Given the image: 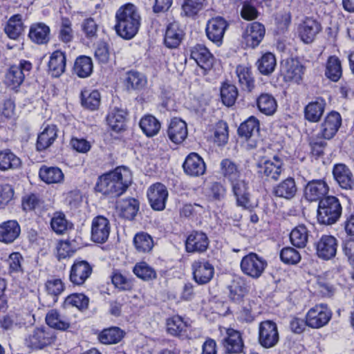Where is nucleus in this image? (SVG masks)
<instances>
[{
  "instance_id": "nucleus-16",
  "label": "nucleus",
  "mask_w": 354,
  "mask_h": 354,
  "mask_svg": "<svg viewBox=\"0 0 354 354\" xmlns=\"http://www.w3.org/2000/svg\"><path fill=\"white\" fill-rule=\"evenodd\" d=\"M305 68L297 59H288L282 64L281 72L284 80L299 84L302 80Z\"/></svg>"
},
{
  "instance_id": "nucleus-62",
  "label": "nucleus",
  "mask_w": 354,
  "mask_h": 354,
  "mask_svg": "<svg viewBox=\"0 0 354 354\" xmlns=\"http://www.w3.org/2000/svg\"><path fill=\"white\" fill-rule=\"evenodd\" d=\"M81 28L87 39H93L97 37L98 26L93 18L85 19L82 23Z\"/></svg>"
},
{
  "instance_id": "nucleus-61",
  "label": "nucleus",
  "mask_w": 354,
  "mask_h": 354,
  "mask_svg": "<svg viewBox=\"0 0 354 354\" xmlns=\"http://www.w3.org/2000/svg\"><path fill=\"white\" fill-rule=\"evenodd\" d=\"M25 323L23 315L16 313H10L1 320V326L6 329L11 328L14 326H21Z\"/></svg>"
},
{
  "instance_id": "nucleus-42",
  "label": "nucleus",
  "mask_w": 354,
  "mask_h": 354,
  "mask_svg": "<svg viewBox=\"0 0 354 354\" xmlns=\"http://www.w3.org/2000/svg\"><path fill=\"white\" fill-rule=\"evenodd\" d=\"M124 334V331L119 327L113 326L104 329L100 333L98 338L102 344H113L120 342Z\"/></svg>"
},
{
  "instance_id": "nucleus-22",
  "label": "nucleus",
  "mask_w": 354,
  "mask_h": 354,
  "mask_svg": "<svg viewBox=\"0 0 354 354\" xmlns=\"http://www.w3.org/2000/svg\"><path fill=\"white\" fill-rule=\"evenodd\" d=\"M192 267L194 279L198 284L207 283L214 276V266L207 261H195Z\"/></svg>"
},
{
  "instance_id": "nucleus-63",
  "label": "nucleus",
  "mask_w": 354,
  "mask_h": 354,
  "mask_svg": "<svg viewBox=\"0 0 354 354\" xmlns=\"http://www.w3.org/2000/svg\"><path fill=\"white\" fill-rule=\"evenodd\" d=\"M165 44L169 48H177V24L175 22L168 25L165 35Z\"/></svg>"
},
{
  "instance_id": "nucleus-46",
  "label": "nucleus",
  "mask_w": 354,
  "mask_h": 354,
  "mask_svg": "<svg viewBox=\"0 0 354 354\" xmlns=\"http://www.w3.org/2000/svg\"><path fill=\"white\" fill-rule=\"evenodd\" d=\"M81 103L88 109H97L100 103V93L97 90L84 89L81 93Z\"/></svg>"
},
{
  "instance_id": "nucleus-26",
  "label": "nucleus",
  "mask_w": 354,
  "mask_h": 354,
  "mask_svg": "<svg viewBox=\"0 0 354 354\" xmlns=\"http://www.w3.org/2000/svg\"><path fill=\"white\" fill-rule=\"evenodd\" d=\"M21 233V227L15 220H9L0 224V241L4 243L14 242Z\"/></svg>"
},
{
  "instance_id": "nucleus-41",
  "label": "nucleus",
  "mask_w": 354,
  "mask_h": 354,
  "mask_svg": "<svg viewBox=\"0 0 354 354\" xmlns=\"http://www.w3.org/2000/svg\"><path fill=\"white\" fill-rule=\"evenodd\" d=\"M21 165V160L10 149L0 151V170H13Z\"/></svg>"
},
{
  "instance_id": "nucleus-10",
  "label": "nucleus",
  "mask_w": 354,
  "mask_h": 354,
  "mask_svg": "<svg viewBox=\"0 0 354 354\" xmlns=\"http://www.w3.org/2000/svg\"><path fill=\"white\" fill-rule=\"evenodd\" d=\"M209 245V240L206 233L200 230H193L187 236L185 250L188 253H204Z\"/></svg>"
},
{
  "instance_id": "nucleus-34",
  "label": "nucleus",
  "mask_w": 354,
  "mask_h": 354,
  "mask_svg": "<svg viewBox=\"0 0 354 354\" xmlns=\"http://www.w3.org/2000/svg\"><path fill=\"white\" fill-rule=\"evenodd\" d=\"M211 139L218 147L225 146L229 139V127L227 122L220 120L212 129Z\"/></svg>"
},
{
  "instance_id": "nucleus-31",
  "label": "nucleus",
  "mask_w": 354,
  "mask_h": 354,
  "mask_svg": "<svg viewBox=\"0 0 354 354\" xmlns=\"http://www.w3.org/2000/svg\"><path fill=\"white\" fill-rule=\"evenodd\" d=\"M326 101L322 97H317L315 101L309 102L305 107V118L311 122H318L324 113Z\"/></svg>"
},
{
  "instance_id": "nucleus-53",
  "label": "nucleus",
  "mask_w": 354,
  "mask_h": 354,
  "mask_svg": "<svg viewBox=\"0 0 354 354\" xmlns=\"http://www.w3.org/2000/svg\"><path fill=\"white\" fill-rule=\"evenodd\" d=\"M276 66V59L271 53L263 54L257 61V67L259 72L263 75H269L272 73Z\"/></svg>"
},
{
  "instance_id": "nucleus-19",
  "label": "nucleus",
  "mask_w": 354,
  "mask_h": 354,
  "mask_svg": "<svg viewBox=\"0 0 354 354\" xmlns=\"http://www.w3.org/2000/svg\"><path fill=\"white\" fill-rule=\"evenodd\" d=\"M227 26V21L223 17H217L209 19L205 29L208 39L220 45Z\"/></svg>"
},
{
  "instance_id": "nucleus-18",
  "label": "nucleus",
  "mask_w": 354,
  "mask_h": 354,
  "mask_svg": "<svg viewBox=\"0 0 354 354\" xmlns=\"http://www.w3.org/2000/svg\"><path fill=\"white\" fill-rule=\"evenodd\" d=\"M110 230V223L106 217L102 216L95 217L91 225V239L95 243L106 242L109 236Z\"/></svg>"
},
{
  "instance_id": "nucleus-45",
  "label": "nucleus",
  "mask_w": 354,
  "mask_h": 354,
  "mask_svg": "<svg viewBox=\"0 0 354 354\" xmlns=\"http://www.w3.org/2000/svg\"><path fill=\"white\" fill-rule=\"evenodd\" d=\"M93 67L91 58L85 55H81L75 62L74 72L80 77H87L91 74Z\"/></svg>"
},
{
  "instance_id": "nucleus-4",
  "label": "nucleus",
  "mask_w": 354,
  "mask_h": 354,
  "mask_svg": "<svg viewBox=\"0 0 354 354\" xmlns=\"http://www.w3.org/2000/svg\"><path fill=\"white\" fill-rule=\"evenodd\" d=\"M240 266L245 274L258 279L267 267V261L256 253L251 252L242 258Z\"/></svg>"
},
{
  "instance_id": "nucleus-15",
  "label": "nucleus",
  "mask_w": 354,
  "mask_h": 354,
  "mask_svg": "<svg viewBox=\"0 0 354 354\" xmlns=\"http://www.w3.org/2000/svg\"><path fill=\"white\" fill-rule=\"evenodd\" d=\"M232 192L236 199V205L244 209L250 207L249 183L244 178L230 183Z\"/></svg>"
},
{
  "instance_id": "nucleus-14",
  "label": "nucleus",
  "mask_w": 354,
  "mask_h": 354,
  "mask_svg": "<svg viewBox=\"0 0 354 354\" xmlns=\"http://www.w3.org/2000/svg\"><path fill=\"white\" fill-rule=\"evenodd\" d=\"M92 272L93 267L87 261L78 259L71 268L69 279L74 285L80 286L89 278Z\"/></svg>"
},
{
  "instance_id": "nucleus-54",
  "label": "nucleus",
  "mask_w": 354,
  "mask_h": 354,
  "mask_svg": "<svg viewBox=\"0 0 354 354\" xmlns=\"http://www.w3.org/2000/svg\"><path fill=\"white\" fill-rule=\"evenodd\" d=\"M89 299L81 293H73L68 295L64 300V306L76 307L80 310L86 309L88 308Z\"/></svg>"
},
{
  "instance_id": "nucleus-27",
  "label": "nucleus",
  "mask_w": 354,
  "mask_h": 354,
  "mask_svg": "<svg viewBox=\"0 0 354 354\" xmlns=\"http://www.w3.org/2000/svg\"><path fill=\"white\" fill-rule=\"evenodd\" d=\"M220 167L221 174L229 183L243 178L245 176L240 167L230 159H223L221 162Z\"/></svg>"
},
{
  "instance_id": "nucleus-40",
  "label": "nucleus",
  "mask_w": 354,
  "mask_h": 354,
  "mask_svg": "<svg viewBox=\"0 0 354 354\" xmlns=\"http://www.w3.org/2000/svg\"><path fill=\"white\" fill-rule=\"evenodd\" d=\"M117 208L122 217L131 220L138 211L139 203L135 198H126L118 203Z\"/></svg>"
},
{
  "instance_id": "nucleus-7",
  "label": "nucleus",
  "mask_w": 354,
  "mask_h": 354,
  "mask_svg": "<svg viewBox=\"0 0 354 354\" xmlns=\"http://www.w3.org/2000/svg\"><path fill=\"white\" fill-rule=\"evenodd\" d=\"M283 166V160L274 156L272 159L261 160L258 162V174L268 179L277 180L284 170Z\"/></svg>"
},
{
  "instance_id": "nucleus-6",
  "label": "nucleus",
  "mask_w": 354,
  "mask_h": 354,
  "mask_svg": "<svg viewBox=\"0 0 354 354\" xmlns=\"http://www.w3.org/2000/svg\"><path fill=\"white\" fill-rule=\"evenodd\" d=\"M190 59L197 64L201 70V74L203 75L212 69L214 62L213 55L203 44H197L192 48Z\"/></svg>"
},
{
  "instance_id": "nucleus-29",
  "label": "nucleus",
  "mask_w": 354,
  "mask_h": 354,
  "mask_svg": "<svg viewBox=\"0 0 354 354\" xmlns=\"http://www.w3.org/2000/svg\"><path fill=\"white\" fill-rule=\"evenodd\" d=\"M236 74L241 90L251 92L254 87L251 67L246 64H239L236 68Z\"/></svg>"
},
{
  "instance_id": "nucleus-9",
  "label": "nucleus",
  "mask_w": 354,
  "mask_h": 354,
  "mask_svg": "<svg viewBox=\"0 0 354 354\" xmlns=\"http://www.w3.org/2000/svg\"><path fill=\"white\" fill-rule=\"evenodd\" d=\"M338 247L337 239L332 235H322L315 243L316 254L324 261L333 259Z\"/></svg>"
},
{
  "instance_id": "nucleus-57",
  "label": "nucleus",
  "mask_w": 354,
  "mask_h": 354,
  "mask_svg": "<svg viewBox=\"0 0 354 354\" xmlns=\"http://www.w3.org/2000/svg\"><path fill=\"white\" fill-rule=\"evenodd\" d=\"M230 297L233 301L240 300L247 292V288L242 279H236L230 286Z\"/></svg>"
},
{
  "instance_id": "nucleus-21",
  "label": "nucleus",
  "mask_w": 354,
  "mask_h": 354,
  "mask_svg": "<svg viewBox=\"0 0 354 354\" xmlns=\"http://www.w3.org/2000/svg\"><path fill=\"white\" fill-rule=\"evenodd\" d=\"M266 33L264 26L259 22H253L250 24L243 33L244 39L248 46L255 48L259 45L263 40Z\"/></svg>"
},
{
  "instance_id": "nucleus-32",
  "label": "nucleus",
  "mask_w": 354,
  "mask_h": 354,
  "mask_svg": "<svg viewBox=\"0 0 354 354\" xmlns=\"http://www.w3.org/2000/svg\"><path fill=\"white\" fill-rule=\"evenodd\" d=\"M40 179L46 184H59L63 183L64 175L57 167L42 165L39 171Z\"/></svg>"
},
{
  "instance_id": "nucleus-38",
  "label": "nucleus",
  "mask_w": 354,
  "mask_h": 354,
  "mask_svg": "<svg viewBox=\"0 0 354 354\" xmlns=\"http://www.w3.org/2000/svg\"><path fill=\"white\" fill-rule=\"evenodd\" d=\"M139 125L142 132L149 138L156 136L161 127L159 120L150 114L142 117Z\"/></svg>"
},
{
  "instance_id": "nucleus-3",
  "label": "nucleus",
  "mask_w": 354,
  "mask_h": 354,
  "mask_svg": "<svg viewBox=\"0 0 354 354\" xmlns=\"http://www.w3.org/2000/svg\"><path fill=\"white\" fill-rule=\"evenodd\" d=\"M342 206L337 198L328 196L322 199L317 209V221L321 224L332 225L342 214Z\"/></svg>"
},
{
  "instance_id": "nucleus-35",
  "label": "nucleus",
  "mask_w": 354,
  "mask_h": 354,
  "mask_svg": "<svg viewBox=\"0 0 354 354\" xmlns=\"http://www.w3.org/2000/svg\"><path fill=\"white\" fill-rule=\"evenodd\" d=\"M257 105L259 111L266 115H272L277 111V102L270 93H263L257 98Z\"/></svg>"
},
{
  "instance_id": "nucleus-33",
  "label": "nucleus",
  "mask_w": 354,
  "mask_h": 354,
  "mask_svg": "<svg viewBox=\"0 0 354 354\" xmlns=\"http://www.w3.org/2000/svg\"><path fill=\"white\" fill-rule=\"evenodd\" d=\"M57 136L55 125H47L38 135L36 147L38 151H43L49 147Z\"/></svg>"
},
{
  "instance_id": "nucleus-13",
  "label": "nucleus",
  "mask_w": 354,
  "mask_h": 354,
  "mask_svg": "<svg viewBox=\"0 0 354 354\" xmlns=\"http://www.w3.org/2000/svg\"><path fill=\"white\" fill-rule=\"evenodd\" d=\"M342 124L341 115L335 111L328 113L321 123L319 136L324 139L333 138Z\"/></svg>"
},
{
  "instance_id": "nucleus-50",
  "label": "nucleus",
  "mask_w": 354,
  "mask_h": 354,
  "mask_svg": "<svg viewBox=\"0 0 354 354\" xmlns=\"http://www.w3.org/2000/svg\"><path fill=\"white\" fill-rule=\"evenodd\" d=\"M133 244L139 252H149L154 245L152 237L145 232L136 234L133 239Z\"/></svg>"
},
{
  "instance_id": "nucleus-59",
  "label": "nucleus",
  "mask_w": 354,
  "mask_h": 354,
  "mask_svg": "<svg viewBox=\"0 0 354 354\" xmlns=\"http://www.w3.org/2000/svg\"><path fill=\"white\" fill-rule=\"evenodd\" d=\"M280 259L288 265H296L301 261L300 253L292 247H285L280 252Z\"/></svg>"
},
{
  "instance_id": "nucleus-17",
  "label": "nucleus",
  "mask_w": 354,
  "mask_h": 354,
  "mask_svg": "<svg viewBox=\"0 0 354 354\" xmlns=\"http://www.w3.org/2000/svg\"><path fill=\"white\" fill-rule=\"evenodd\" d=\"M182 167L185 174L192 177L201 176L206 171V165L203 159L195 152L187 156Z\"/></svg>"
},
{
  "instance_id": "nucleus-49",
  "label": "nucleus",
  "mask_w": 354,
  "mask_h": 354,
  "mask_svg": "<svg viewBox=\"0 0 354 354\" xmlns=\"http://www.w3.org/2000/svg\"><path fill=\"white\" fill-rule=\"evenodd\" d=\"M22 31L23 23L21 16L20 15H15L11 17L5 27V32L7 35L10 39H16L19 37Z\"/></svg>"
},
{
  "instance_id": "nucleus-39",
  "label": "nucleus",
  "mask_w": 354,
  "mask_h": 354,
  "mask_svg": "<svg viewBox=\"0 0 354 354\" xmlns=\"http://www.w3.org/2000/svg\"><path fill=\"white\" fill-rule=\"evenodd\" d=\"M259 131V120L254 116H250L241 124L238 129V133L240 137L248 140L257 135Z\"/></svg>"
},
{
  "instance_id": "nucleus-64",
  "label": "nucleus",
  "mask_w": 354,
  "mask_h": 354,
  "mask_svg": "<svg viewBox=\"0 0 354 354\" xmlns=\"http://www.w3.org/2000/svg\"><path fill=\"white\" fill-rule=\"evenodd\" d=\"M291 14L289 11H281L276 15L275 24L279 32L288 30L291 24Z\"/></svg>"
},
{
  "instance_id": "nucleus-20",
  "label": "nucleus",
  "mask_w": 354,
  "mask_h": 354,
  "mask_svg": "<svg viewBox=\"0 0 354 354\" xmlns=\"http://www.w3.org/2000/svg\"><path fill=\"white\" fill-rule=\"evenodd\" d=\"M329 187L324 180L309 181L304 188V197L310 202L320 201L328 193Z\"/></svg>"
},
{
  "instance_id": "nucleus-30",
  "label": "nucleus",
  "mask_w": 354,
  "mask_h": 354,
  "mask_svg": "<svg viewBox=\"0 0 354 354\" xmlns=\"http://www.w3.org/2000/svg\"><path fill=\"white\" fill-rule=\"evenodd\" d=\"M227 337L223 339V345L227 354H239L243 351V343L241 334L233 329L227 330Z\"/></svg>"
},
{
  "instance_id": "nucleus-11",
  "label": "nucleus",
  "mask_w": 354,
  "mask_h": 354,
  "mask_svg": "<svg viewBox=\"0 0 354 354\" xmlns=\"http://www.w3.org/2000/svg\"><path fill=\"white\" fill-rule=\"evenodd\" d=\"M147 198L151 208L156 211H161L165 208L168 197L167 187L160 183H156L149 187Z\"/></svg>"
},
{
  "instance_id": "nucleus-28",
  "label": "nucleus",
  "mask_w": 354,
  "mask_h": 354,
  "mask_svg": "<svg viewBox=\"0 0 354 354\" xmlns=\"http://www.w3.org/2000/svg\"><path fill=\"white\" fill-rule=\"evenodd\" d=\"M50 29L42 22L32 24L30 26L28 37L37 44H46L50 40Z\"/></svg>"
},
{
  "instance_id": "nucleus-8",
  "label": "nucleus",
  "mask_w": 354,
  "mask_h": 354,
  "mask_svg": "<svg viewBox=\"0 0 354 354\" xmlns=\"http://www.w3.org/2000/svg\"><path fill=\"white\" fill-rule=\"evenodd\" d=\"M279 341V333L277 324L272 321L261 322L259 327V342L264 348H272Z\"/></svg>"
},
{
  "instance_id": "nucleus-47",
  "label": "nucleus",
  "mask_w": 354,
  "mask_h": 354,
  "mask_svg": "<svg viewBox=\"0 0 354 354\" xmlns=\"http://www.w3.org/2000/svg\"><path fill=\"white\" fill-rule=\"evenodd\" d=\"M342 74V69L339 59L335 55L329 57L326 63V76L330 80L337 82L341 77Z\"/></svg>"
},
{
  "instance_id": "nucleus-23",
  "label": "nucleus",
  "mask_w": 354,
  "mask_h": 354,
  "mask_svg": "<svg viewBox=\"0 0 354 354\" xmlns=\"http://www.w3.org/2000/svg\"><path fill=\"white\" fill-rule=\"evenodd\" d=\"M54 339L55 337L50 331H46L42 328H37L26 339V344L32 349H41L51 344Z\"/></svg>"
},
{
  "instance_id": "nucleus-60",
  "label": "nucleus",
  "mask_w": 354,
  "mask_h": 354,
  "mask_svg": "<svg viewBox=\"0 0 354 354\" xmlns=\"http://www.w3.org/2000/svg\"><path fill=\"white\" fill-rule=\"evenodd\" d=\"M111 281L114 286L120 290H130L133 288L131 280L118 270L113 272Z\"/></svg>"
},
{
  "instance_id": "nucleus-24",
  "label": "nucleus",
  "mask_w": 354,
  "mask_h": 354,
  "mask_svg": "<svg viewBox=\"0 0 354 354\" xmlns=\"http://www.w3.org/2000/svg\"><path fill=\"white\" fill-rule=\"evenodd\" d=\"M333 174L338 185L345 189H351L354 185V178L351 169L344 164H336Z\"/></svg>"
},
{
  "instance_id": "nucleus-5",
  "label": "nucleus",
  "mask_w": 354,
  "mask_h": 354,
  "mask_svg": "<svg viewBox=\"0 0 354 354\" xmlns=\"http://www.w3.org/2000/svg\"><path fill=\"white\" fill-rule=\"evenodd\" d=\"M332 312L327 305L320 304L311 308L306 314V323L313 328H319L326 325L330 320Z\"/></svg>"
},
{
  "instance_id": "nucleus-55",
  "label": "nucleus",
  "mask_w": 354,
  "mask_h": 354,
  "mask_svg": "<svg viewBox=\"0 0 354 354\" xmlns=\"http://www.w3.org/2000/svg\"><path fill=\"white\" fill-rule=\"evenodd\" d=\"M133 272L138 278L145 281L156 278L155 270L144 261L137 263L133 268Z\"/></svg>"
},
{
  "instance_id": "nucleus-12",
  "label": "nucleus",
  "mask_w": 354,
  "mask_h": 354,
  "mask_svg": "<svg viewBox=\"0 0 354 354\" xmlns=\"http://www.w3.org/2000/svg\"><path fill=\"white\" fill-rule=\"evenodd\" d=\"M321 30V24L312 17H306L297 28L298 36L305 44L313 42Z\"/></svg>"
},
{
  "instance_id": "nucleus-2",
  "label": "nucleus",
  "mask_w": 354,
  "mask_h": 354,
  "mask_svg": "<svg viewBox=\"0 0 354 354\" xmlns=\"http://www.w3.org/2000/svg\"><path fill=\"white\" fill-rule=\"evenodd\" d=\"M115 30L123 39H131L140 29L141 17L138 8L133 3H127L116 11Z\"/></svg>"
},
{
  "instance_id": "nucleus-1",
  "label": "nucleus",
  "mask_w": 354,
  "mask_h": 354,
  "mask_svg": "<svg viewBox=\"0 0 354 354\" xmlns=\"http://www.w3.org/2000/svg\"><path fill=\"white\" fill-rule=\"evenodd\" d=\"M132 183V174L129 168L121 166L100 176L95 185L96 192L112 197L123 194Z\"/></svg>"
},
{
  "instance_id": "nucleus-43",
  "label": "nucleus",
  "mask_w": 354,
  "mask_h": 354,
  "mask_svg": "<svg viewBox=\"0 0 354 354\" xmlns=\"http://www.w3.org/2000/svg\"><path fill=\"white\" fill-rule=\"evenodd\" d=\"M147 78L141 73L131 71L127 73L124 84L128 90H141L147 84Z\"/></svg>"
},
{
  "instance_id": "nucleus-36",
  "label": "nucleus",
  "mask_w": 354,
  "mask_h": 354,
  "mask_svg": "<svg viewBox=\"0 0 354 354\" xmlns=\"http://www.w3.org/2000/svg\"><path fill=\"white\" fill-rule=\"evenodd\" d=\"M66 57L61 50H56L52 53L48 62V70L53 77H59L65 71Z\"/></svg>"
},
{
  "instance_id": "nucleus-51",
  "label": "nucleus",
  "mask_w": 354,
  "mask_h": 354,
  "mask_svg": "<svg viewBox=\"0 0 354 354\" xmlns=\"http://www.w3.org/2000/svg\"><path fill=\"white\" fill-rule=\"evenodd\" d=\"M24 74L20 68L12 66L6 73L5 83L12 89L19 87L24 82Z\"/></svg>"
},
{
  "instance_id": "nucleus-48",
  "label": "nucleus",
  "mask_w": 354,
  "mask_h": 354,
  "mask_svg": "<svg viewBox=\"0 0 354 354\" xmlns=\"http://www.w3.org/2000/svg\"><path fill=\"white\" fill-rule=\"evenodd\" d=\"M291 243L299 248H304L308 239V231L304 225L295 227L290 234Z\"/></svg>"
},
{
  "instance_id": "nucleus-44",
  "label": "nucleus",
  "mask_w": 354,
  "mask_h": 354,
  "mask_svg": "<svg viewBox=\"0 0 354 354\" xmlns=\"http://www.w3.org/2000/svg\"><path fill=\"white\" fill-rule=\"evenodd\" d=\"M46 324L53 328L65 330L70 326L68 319L59 314L57 310H50L46 316Z\"/></svg>"
},
{
  "instance_id": "nucleus-25",
  "label": "nucleus",
  "mask_w": 354,
  "mask_h": 354,
  "mask_svg": "<svg viewBox=\"0 0 354 354\" xmlns=\"http://www.w3.org/2000/svg\"><path fill=\"white\" fill-rule=\"evenodd\" d=\"M297 192V187L292 177L286 178L272 188L274 196L286 200L292 199L296 196Z\"/></svg>"
},
{
  "instance_id": "nucleus-58",
  "label": "nucleus",
  "mask_w": 354,
  "mask_h": 354,
  "mask_svg": "<svg viewBox=\"0 0 354 354\" xmlns=\"http://www.w3.org/2000/svg\"><path fill=\"white\" fill-rule=\"evenodd\" d=\"M50 225L53 230L59 234L64 233L71 227L65 215L60 212L54 214L51 218Z\"/></svg>"
},
{
  "instance_id": "nucleus-37",
  "label": "nucleus",
  "mask_w": 354,
  "mask_h": 354,
  "mask_svg": "<svg viewBox=\"0 0 354 354\" xmlns=\"http://www.w3.org/2000/svg\"><path fill=\"white\" fill-rule=\"evenodd\" d=\"M127 112L121 109L113 108L109 113L106 120L109 126L115 131L119 132L125 127Z\"/></svg>"
},
{
  "instance_id": "nucleus-56",
  "label": "nucleus",
  "mask_w": 354,
  "mask_h": 354,
  "mask_svg": "<svg viewBox=\"0 0 354 354\" xmlns=\"http://www.w3.org/2000/svg\"><path fill=\"white\" fill-rule=\"evenodd\" d=\"M205 0H185L182 5V15L194 17L205 6Z\"/></svg>"
},
{
  "instance_id": "nucleus-52",
  "label": "nucleus",
  "mask_w": 354,
  "mask_h": 354,
  "mask_svg": "<svg viewBox=\"0 0 354 354\" xmlns=\"http://www.w3.org/2000/svg\"><path fill=\"white\" fill-rule=\"evenodd\" d=\"M238 97L237 88L231 84L224 83L221 87V97L222 102L227 106L234 104Z\"/></svg>"
}]
</instances>
